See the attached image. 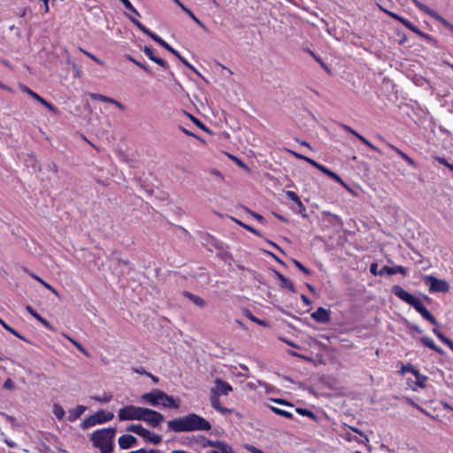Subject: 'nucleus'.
<instances>
[{"label": "nucleus", "mask_w": 453, "mask_h": 453, "mask_svg": "<svg viewBox=\"0 0 453 453\" xmlns=\"http://www.w3.org/2000/svg\"><path fill=\"white\" fill-rule=\"evenodd\" d=\"M292 262L293 264L301 271L303 272V273L307 274V275H311V271L310 269H308L307 267H305L302 263H300L298 260L295 259V258H292Z\"/></svg>", "instance_id": "nucleus-40"}, {"label": "nucleus", "mask_w": 453, "mask_h": 453, "mask_svg": "<svg viewBox=\"0 0 453 453\" xmlns=\"http://www.w3.org/2000/svg\"><path fill=\"white\" fill-rule=\"evenodd\" d=\"M244 229L251 232L252 234H256L257 236H261V234L257 230H256L255 228H253L252 226H249L247 224L244 226Z\"/></svg>", "instance_id": "nucleus-58"}, {"label": "nucleus", "mask_w": 453, "mask_h": 453, "mask_svg": "<svg viewBox=\"0 0 453 453\" xmlns=\"http://www.w3.org/2000/svg\"><path fill=\"white\" fill-rule=\"evenodd\" d=\"M178 6H180L197 25L204 28L203 24L195 16V14L188 9L180 0H173Z\"/></svg>", "instance_id": "nucleus-26"}, {"label": "nucleus", "mask_w": 453, "mask_h": 453, "mask_svg": "<svg viewBox=\"0 0 453 453\" xmlns=\"http://www.w3.org/2000/svg\"><path fill=\"white\" fill-rule=\"evenodd\" d=\"M162 390L160 389H153L149 393H145L142 395V400L145 403H150L152 406L160 405V401L162 400Z\"/></svg>", "instance_id": "nucleus-13"}, {"label": "nucleus", "mask_w": 453, "mask_h": 453, "mask_svg": "<svg viewBox=\"0 0 453 453\" xmlns=\"http://www.w3.org/2000/svg\"><path fill=\"white\" fill-rule=\"evenodd\" d=\"M414 370V367L411 365V364H407L405 365H403L402 368H401V371L400 372L401 373H405L406 372H412V371Z\"/></svg>", "instance_id": "nucleus-54"}, {"label": "nucleus", "mask_w": 453, "mask_h": 453, "mask_svg": "<svg viewBox=\"0 0 453 453\" xmlns=\"http://www.w3.org/2000/svg\"><path fill=\"white\" fill-rule=\"evenodd\" d=\"M389 147L395 150L403 159H404L409 165L415 166V162L411 159L407 154L403 152L401 150L396 148L395 146L389 144Z\"/></svg>", "instance_id": "nucleus-29"}, {"label": "nucleus", "mask_w": 453, "mask_h": 453, "mask_svg": "<svg viewBox=\"0 0 453 453\" xmlns=\"http://www.w3.org/2000/svg\"><path fill=\"white\" fill-rule=\"evenodd\" d=\"M231 158L241 167L244 168V169H248L247 165L242 161L240 160L238 157H234L232 156Z\"/></svg>", "instance_id": "nucleus-57"}, {"label": "nucleus", "mask_w": 453, "mask_h": 453, "mask_svg": "<svg viewBox=\"0 0 453 453\" xmlns=\"http://www.w3.org/2000/svg\"><path fill=\"white\" fill-rule=\"evenodd\" d=\"M433 333L443 342H447L449 340L443 334H441L436 327L433 328Z\"/></svg>", "instance_id": "nucleus-47"}, {"label": "nucleus", "mask_w": 453, "mask_h": 453, "mask_svg": "<svg viewBox=\"0 0 453 453\" xmlns=\"http://www.w3.org/2000/svg\"><path fill=\"white\" fill-rule=\"evenodd\" d=\"M65 337H66L81 353H83L87 357H89L88 352L82 347V345L80 342L69 337L68 335L65 334Z\"/></svg>", "instance_id": "nucleus-39"}, {"label": "nucleus", "mask_w": 453, "mask_h": 453, "mask_svg": "<svg viewBox=\"0 0 453 453\" xmlns=\"http://www.w3.org/2000/svg\"><path fill=\"white\" fill-rule=\"evenodd\" d=\"M3 387H4V388H5V389L12 390V389H14L15 385H14V382L12 381V380L11 378H8V379L4 381V385H3Z\"/></svg>", "instance_id": "nucleus-50"}, {"label": "nucleus", "mask_w": 453, "mask_h": 453, "mask_svg": "<svg viewBox=\"0 0 453 453\" xmlns=\"http://www.w3.org/2000/svg\"><path fill=\"white\" fill-rule=\"evenodd\" d=\"M40 104H42V105H44L48 110H50L51 112L53 113H57L58 110L56 109L55 106H53L51 104H50L49 102H47L46 100H44L43 98L42 99V101L40 102Z\"/></svg>", "instance_id": "nucleus-49"}, {"label": "nucleus", "mask_w": 453, "mask_h": 453, "mask_svg": "<svg viewBox=\"0 0 453 453\" xmlns=\"http://www.w3.org/2000/svg\"><path fill=\"white\" fill-rule=\"evenodd\" d=\"M421 342L426 346L434 350L435 352L443 355L444 351L438 346H436L434 341L426 336H423L420 338Z\"/></svg>", "instance_id": "nucleus-25"}, {"label": "nucleus", "mask_w": 453, "mask_h": 453, "mask_svg": "<svg viewBox=\"0 0 453 453\" xmlns=\"http://www.w3.org/2000/svg\"><path fill=\"white\" fill-rule=\"evenodd\" d=\"M414 4L423 12L428 14L432 18L438 20L442 26H444L446 28L449 29L453 32V24L449 23L448 20H446L443 17H441L438 12L434 11L433 9L429 8L426 4H422L421 2L418 0H412Z\"/></svg>", "instance_id": "nucleus-10"}, {"label": "nucleus", "mask_w": 453, "mask_h": 453, "mask_svg": "<svg viewBox=\"0 0 453 453\" xmlns=\"http://www.w3.org/2000/svg\"><path fill=\"white\" fill-rule=\"evenodd\" d=\"M123 5L127 9L129 10L131 12L134 13L135 15L137 16H140L139 12H137V10L132 5V4L130 3L129 0H119Z\"/></svg>", "instance_id": "nucleus-42"}, {"label": "nucleus", "mask_w": 453, "mask_h": 453, "mask_svg": "<svg viewBox=\"0 0 453 453\" xmlns=\"http://www.w3.org/2000/svg\"><path fill=\"white\" fill-rule=\"evenodd\" d=\"M91 398L99 403H109L112 399V395L104 393L102 396L94 395Z\"/></svg>", "instance_id": "nucleus-36"}, {"label": "nucleus", "mask_w": 453, "mask_h": 453, "mask_svg": "<svg viewBox=\"0 0 453 453\" xmlns=\"http://www.w3.org/2000/svg\"><path fill=\"white\" fill-rule=\"evenodd\" d=\"M84 53L89 57L91 59H93L95 62H96L97 64L99 65H104V62L102 60H100L99 58H97L96 56L92 55L91 53H88L87 51H84Z\"/></svg>", "instance_id": "nucleus-59"}, {"label": "nucleus", "mask_w": 453, "mask_h": 453, "mask_svg": "<svg viewBox=\"0 0 453 453\" xmlns=\"http://www.w3.org/2000/svg\"><path fill=\"white\" fill-rule=\"evenodd\" d=\"M143 434L141 433L139 436L142 437L146 441L157 445L161 442L162 437L159 434H154L146 428L142 430Z\"/></svg>", "instance_id": "nucleus-18"}, {"label": "nucleus", "mask_w": 453, "mask_h": 453, "mask_svg": "<svg viewBox=\"0 0 453 453\" xmlns=\"http://www.w3.org/2000/svg\"><path fill=\"white\" fill-rule=\"evenodd\" d=\"M423 280L429 286L430 292L447 293L449 291V285L445 280L438 279L433 275H426Z\"/></svg>", "instance_id": "nucleus-6"}, {"label": "nucleus", "mask_w": 453, "mask_h": 453, "mask_svg": "<svg viewBox=\"0 0 453 453\" xmlns=\"http://www.w3.org/2000/svg\"><path fill=\"white\" fill-rule=\"evenodd\" d=\"M311 317L319 323H327L330 321V311L323 307H319Z\"/></svg>", "instance_id": "nucleus-15"}, {"label": "nucleus", "mask_w": 453, "mask_h": 453, "mask_svg": "<svg viewBox=\"0 0 453 453\" xmlns=\"http://www.w3.org/2000/svg\"><path fill=\"white\" fill-rule=\"evenodd\" d=\"M342 127L345 131H347V132L350 133L351 134H353V135H355V136H357V134H358L357 132H356L354 129H352L350 127H349V126H347V125H342Z\"/></svg>", "instance_id": "nucleus-63"}, {"label": "nucleus", "mask_w": 453, "mask_h": 453, "mask_svg": "<svg viewBox=\"0 0 453 453\" xmlns=\"http://www.w3.org/2000/svg\"><path fill=\"white\" fill-rule=\"evenodd\" d=\"M215 387L211 388V391H214L217 393V395H227L229 392L233 391V388L227 382L222 380L221 379L217 378L214 381Z\"/></svg>", "instance_id": "nucleus-14"}, {"label": "nucleus", "mask_w": 453, "mask_h": 453, "mask_svg": "<svg viewBox=\"0 0 453 453\" xmlns=\"http://www.w3.org/2000/svg\"><path fill=\"white\" fill-rule=\"evenodd\" d=\"M296 206H297V211L302 215V217L303 218H307L308 215L306 213V207L303 205V203H302V201L300 200L299 202H297L296 203Z\"/></svg>", "instance_id": "nucleus-44"}, {"label": "nucleus", "mask_w": 453, "mask_h": 453, "mask_svg": "<svg viewBox=\"0 0 453 453\" xmlns=\"http://www.w3.org/2000/svg\"><path fill=\"white\" fill-rule=\"evenodd\" d=\"M211 453H234L232 449V447L225 442L217 449L211 451Z\"/></svg>", "instance_id": "nucleus-35"}, {"label": "nucleus", "mask_w": 453, "mask_h": 453, "mask_svg": "<svg viewBox=\"0 0 453 453\" xmlns=\"http://www.w3.org/2000/svg\"><path fill=\"white\" fill-rule=\"evenodd\" d=\"M114 418V415L112 412L105 411L104 410H100L95 414L88 417L85 418L81 424V427L83 430H87L88 428L96 426L97 424H104L105 422H108Z\"/></svg>", "instance_id": "nucleus-4"}, {"label": "nucleus", "mask_w": 453, "mask_h": 453, "mask_svg": "<svg viewBox=\"0 0 453 453\" xmlns=\"http://www.w3.org/2000/svg\"><path fill=\"white\" fill-rule=\"evenodd\" d=\"M167 426L169 430L175 433L209 431L211 428V425L208 420L196 413H189L186 416L169 420Z\"/></svg>", "instance_id": "nucleus-1"}, {"label": "nucleus", "mask_w": 453, "mask_h": 453, "mask_svg": "<svg viewBox=\"0 0 453 453\" xmlns=\"http://www.w3.org/2000/svg\"><path fill=\"white\" fill-rule=\"evenodd\" d=\"M296 411L297 413H299V414L303 415V416H307V417H309V418H312L313 420H317V417H316V415H315L312 411H309V410H307V409H303V408H296Z\"/></svg>", "instance_id": "nucleus-38"}, {"label": "nucleus", "mask_w": 453, "mask_h": 453, "mask_svg": "<svg viewBox=\"0 0 453 453\" xmlns=\"http://www.w3.org/2000/svg\"><path fill=\"white\" fill-rule=\"evenodd\" d=\"M90 96L94 100H97V101H101V102H104V103H106V100H107V96L101 95V94H91Z\"/></svg>", "instance_id": "nucleus-52"}, {"label": "nucleus", "mask_w": 453, "mask_h": 453, "mask_svg": "<svg viewBox=\"0 0 453 453\" xmlns=\"http://www.w3.org/2000/svg\"><path fill=\"white\" fill-rule=\"evenodd\" d=\"M223 441H211V440H207L205 441V443L203 444L204 447H214L217 449H219L221 445H222Z\"/></svg>", "instance_id": "nucleus-46"}, {"label": "nucleus", "mask_w": 453, "mask_h": 453, "mask_svg": "<svg viewBox=\"0 0 453 453\" xmlns=\"http://www.w3.org/2000/svg\"><path fill=\"white\" fill-rule=\"evenodd\" d=\"M86 406L78 405L74 409L69 411L68 420L73 422L78 419L86 411Z\"/></svg>", "instance_id": "nucleus-24"}, {"label": "nucleus", "mask_w": 453, "mask_h": 453, "mask_svg": "<svg viewBox=\"0 0 453 453\" xmlns=\"http://www.w3.org/2000/svg\"><path fill=\"white\" fill-rule=\"evenodd\" d=\"M406 401H407V403H408L410 405H411V406H413V407L417 408L418 410H419L420 411H422V412H424V413H426V411L424 409H422L418 404H417L413 400H411V399H410V398H407V399H406Z\"/></svg>", "instance_id": "nucleus-56"}, {"label": "nucleus", "mask_w": 453, "mask_h": 453, "mask_svg": "<svg viewBox=\"0 0 453 453\" xmlns=\"http://www.w3.org/2000/svg\"><path fill=\"white\" fill-rule=\"evenodd\" d=\"M286 196L296 203L300 201L299 196L294 191H287Z\"/></svg>", "instance_id": "nucleus-48"}, {"label": "nucleus", "mask_w": 453, "mask_h": 453, "mask_svg": "<svg viewBox=\"0 0 453 453\" xmlns=\"http://www.w3.org/2000/svg\"><path fill=\"white\" fill-rule=\"evenodd\" d=\"M165 417L158 411L146 408L142 421L148 423L152 427H157L163 421Z\"/></svg>", "instance_id": "nucleus-11"}, {"label": "nucleus", "mask_w": 453, "mask_h": 453, "mask_svg": "<svg viewBox=\"0 0 453 453\" xmlns=\"http://www.w3.org/2000/svg\"><path fill=\"white\" fill-rule=\"evenodd\" d=\"M146 408L134 405H127L119 411V419L123 420H142Z\"/></svg>", "instance_id": "nucleus-5"}, {"label": "nucleus", "mask_w": 453, "mask_h": 453, "mask_svg": "<svg viewBox=\"0 0 453 453\" xmlns=\"http://www.w3.org/2000/svg\"><path fill=\"white\" fill-rule=\"evenodd\" d=\"M182 295L185 297H187L189 301H191L195 305L200 308H203L206 306V301L198 296H196L188 291H183Z\"/></svg>", "instance_id": "nucleus-21"}, {"label": "nucleus", "mask_w": 453, "mask_h": 453, "mask_svg": "<svg viewBox=\"0 0 453 453\" xmlns=\"http://www.w3.org/2000/svg\"><path fill=\"white\" fill-rule=\"evenodd\" d=\"M242 208H243V210L245 211L249 212L253 218H255L260 223H262V224L265 223V219L262 215H260V214H258V213H257L255 211H250L249 208H247L245 206H242Z\"/></svg>", "instance_id": "nucleus-41"}, {"label": "nucleus", "mask_w": 453, "mask_h": 453, "mask_svg": "<svg viewBox=\"0 0 453 453\" xmlns=\"http://www.w3.org/2000/svg\"><path fill=\"white\" fill-rule=\"evenodd\" d=\"M245 449L250 451L251 453H264L261 449L249 444L245 445Z\"/></svg>", "instance_id": "nucleus-55"}, {"label": "nucleus", "mask_w": 453, "mask_h": 453, "mask_svg": "<svg viewBox=\"0 0 453 453\" xmlns=\"http://www.w3.org/2000/svg\"><path fill=\"white\" fill-rule=\"evenodd\" d=\"M378 265L376 263H372L370 266V272L373 275H379V272L377 271Z\"/></svg>", "instance_id": "nucleus-62"}, {"label": "nucleus", "mask_w": 453, "mask_h": 453, "mask_svg": "<svg viewBox=\"0 0 453 453\" xmlns=\"http://www.w3.org/2000/svg\"><path fill=\"white\" fill-rule=\"evenodd\" d=\"M113 448H114V445L113 446H107V447H97V449H100V452L101 453H111L113 451Z\"/></svg>", "instance_id": "nucleus-53"}, {"label": "nucleus", "mask_w": 453, "mask_h": 453, "mask_svg": "<svg viewBox=\"0 0 453 453\" xmlns=\"http://www.w3.org/2000/svg\"><path fill=\"white\" fill-rule=\"evenodd\" d=\"M130 20L145 35H149L151 39L152 36H157L156 34L148 29L145 26H143L139 20L129 16Z\"/></svg>", "instance_id": "nucleus-27"}, {"label": "nucleus", "mask_w": 453, "mask_h": 453, "mask_svg": "<svg viewBox=\"0 0 453 453\" xmlns=\"http://www.w3.org/2000/svg\"><path fill=\"white\" fill-rule=\"evenodd\" d=\"M19 88L22 92L24 93H27V95H29L31 97H33L35 100H36L37 102H41L42 97H41L38 94H36L35 92H34L32 89H30L28 87H27L26 85H23V84H20L19 85Z\"/></svg>", "instance_id": "nucleus-31"}, {"label": "nucleus", "mask_w": 453, "mask_h": 453, "mask_svg": "<svg viewBox=\"0 0 453 453\" xmlns=\"http://www.w3.org/2000/svg\"><path fill=\"white\" fill-rule=\"evenodd\" d=\"M26 309L35 319L40 321L45 327L54 331V327L50 325V323L44 318H42L41 315H39L30 305H27Z\"/></svg>", "instance_id": "nucleus-23"}, {"label": "nucleus", "mask_w": 453, "mask_h": 453, "mask_svg": "<svg viewBox=\"0 0 453 453\" xmlns=\"http://www.w3.org/2000/svg\"><path fill=\"white\" fill-rule=\"evenodd\" d=\"M245 315L252 321L257 323L258 325H261V326H265L266 323L265 320H262V319H259L257 318H256L250 311H245Z\"/></svg>", "instance_id": "nucleus-43"}, {"label": "nucleus", "mask_w": 453, "mask_h": 453, "mask_svg": "<svg viewBox=\"0 0 453 453\" xmlns=\"http://www.w3.org/2000/svg\"><path fill=\"white\" fill-rule=\"evenodd\" d=\"M411 31H412L413 33L417 34L418 35H422V31H420V29L416 27L415 25L411 24V27L409 28Z\"/></svg>", "instance_id": "nucleus-64"}, {"label": "nucleus", "mask_w": 453, "mask_h": 453, "mask_svg": "<svg viewBox=\"0 0 453 453\" xmlns=\"http://www.w3.org/2000/svg\"><path fill=\"white\" fill-rule=\"evenodd\" d=\"M137 443V439L131 434H124L119 438V445L122 449L132 448Z\"/></svg>", "instance_id": "nucleus-16"}, {"label": "nucleus", "mask_w": 453, "mask_h": 453, "mask_svg": "<svg viewBox=\"0 0 453 453\" xmlns=\"http://www.w3.org/2000/svg\"><path fill=\"white\" fill-rule=\"evenodd\" d=\"M152 40L155 41L156 42H157L162 47H164L168 51H170L175 57H177L187 67H188L189 69L194 71L196 73L200 75V73L196 71V69L191 64H189L176 50H174L172 46H170L162 38H160L159 36H152Z\"/></svg>", "instance_id": "nucleus-12"}, {"label": "nucleus", "mask_w": 453, "mask_h": 453, "mask_svg": "<svg viewBox=\"0 0 453 453\" xmlns=\"http://www.w3.org/2000/svg\"><path fill=\"white\" fill-rule=\"evenodd\" d=\"M0 325L5 329L7 330L8 332H10L11 334H12L13 335H15L16 337L25 341V342H27L28 341L24 337L22 336L19 332H17L14 328L11 327L9 325H7L3 319H0Z\"/></svg>", "instance_id": "nucleus-30"}, {"label": "nucleus", "mask_w": 453, "mask_h": 453, "mask_svg": "<svg viewBox=\"0 0 453 453\" xmlns=\"http://www.w3.org/2000/svg\"><path fill=\"white\" fill-rule=\"evenodd\" d=\"M210 402L213 409L219 411L221 409V404L219 402V396L217 395V393L214 391L210 392Z\"/></svg>", "instance_id": "nucleus-28"}, {"label": "nucleus", "mask_w": 453, "mask_h": 453, "mask_svg": "<svg viewBox=\"0 0 453 453\" xmlns=\"http://www.w3.org/2000/svg\"><path fill=\"white\" fill-rule=\"evenodd\" d=\"M162 395H163L161 397L162 400L160 401V405H162L163 407L173 409H178L180 407L179 402L173 399V396L167 395L164 391H162Z\"/></svg>", "instance_id": "nucleus-19"}, {"label": "nucleus", "mask_w": 453, "mask_h": 453, "mask_svg": "<svg viewBox=\"0 0 453 453\" xmlns=\"http://www.w3.org/2000/svg\"><path fill=\"white\" fill-rule=\"evenodd\" d=\"M427 380V377L426 375H420V376H418V379H416V381H415V384L421 388H426V380Z\"/></svg>", "instance_id": "nucleus-45"}, {"label": "nucleus", "mask_w": 453, "mask_h": 453, "mask_svg": "<svg viewBox=\"0 0 453 453\" xmlns=\"http://www.w3.org/2000/svg\"><path fill=\"white\" fill-rule=\"evenodd\" d=\"M414 4L423 12L428 14L432 18L438 20L442 26H444L446 28L449 29L453 32V24L449 23L448 20H446L443 17H441L438 12L434 11L433 9L429 8L426 4H422L421 2L418 0H412Z\"/></svg>", "instance_id": "nucleus-7"}, {"label": "nucleus", "mask_w": 453, "mask_h": 453, "mask_svg": "<svg viewBox=\"0 0 453 453\" xmlns=\"http://www.w3.org/2000/svg\"><path fill=\"white\" fill-rule=\"evenodd\" d=\"M392 293L400 298L402 301L411 305L425 319L429 321L432 325L437 326L438 321L424 306L421 300L413 295L405 291L401 286L395 285L392 287Z\"/></svg>", "instance_id": "nucleus-2"}, {"label": "nucleus", "mask_w": 453, "mask_h": 453, "mask_svg": "<svg viewBox=\"0 0 453 453\" xmlns=\"http://www.w3.org/2000/svg\"><path fill=\"white\" fill-rule=\"evenodd\" d=\"M414 4L423 12L428 14L432 18L438 20L442 26H444L446 28L449 29L453 32V24L449 23L448 20H446L443 17H441L438 12L434 11L433 9L429 8L426 4H422L421 2L418 0H412Z\"/></svg>", "instance_id": "nucleus-9"}, {"label": "nucleus", "mask_w": 453, "mask_h": 453, "mask_svg": "<svg viewBox=\"0 0 453 453\" xmlns=\"http://www.w3.org/2000/svg\"><path fill=\"white\" fill-rule=\"evenodd\" d=\"M397 273H399L403 275H406L407 269L402 265H396L395 267H390V266L385 265L380 269V271H379V275H382V274L386 273V274L391 276Z\"/></svg>", "instance_id": "nucleus-17"}, {"label": "nucleus", "mask_w": 453, "mask_h": 453, "mask_svg": "<svg viewBox=\"0 0 453 453\" xmlns=\"http://www.w3.org/2000/svg\"><path fill=\"white\" fill-rule=\"evenodd\" d=\"M143 52L148 56V58L151 61L155 62L156 64L159 65L162 67L166 66V62L163 58L156 57L154 55L151 48H150L149 46H144Z\"/></svg>", "instance_id": "nucleus-22"}, {"label": "nucleus", "mask_w": 453, "mask_h": 453, "mask_svg": "<svg viewBox=\"0 0 453 453\" xmlns=\"http://www.w3.org/2000/svg\"><path fill=\"white\" fill-rule=\"evenodd\" d=\"M271 410H272L274 413H276V414H278V415H280V416H282V417H285V418H293L292 413H291V412H289V411H285V410H282V409H280V408H277V407H271Z\"/></svg>", "instance_id": "nucleus-37"}, {"label": "nucleus", "mask_w": 453, "mask_h": 453, "mask_svg": "<svg viewBox=\"0 0 453 453\" xmlns=\"http://www.w3.org/2000/svg\"><path fill=\"white\" fill-rule=\"evenodd\" d=\"M436 159H437V161H438L440 164H441V165H443L447 166L449 170H451V171L453 172V165H452V164H449V163L446 160V158H444V157H437Z\"/></svg>", "instance_id": "nucleus-51"}, {"label": "nucleus", "mask_w": 453, "mask_h": 453, "mask_svg": "<svg viewBox=\"0 0 453 453\" xmlns=\"http://www.w3.org/2000/svg\"><path fill=\"white\" fill-rule=\"evenodd\" d=\"M53 413L58 419H62L65 417V411L63 407L58 403L53 406Z\"/></svg>", "instance_id": "nucleus-33"}, {"label": "nucleus", "mask_w": 453, "mask_h": 453, "mask_svg": "<svg viewBox=\"0 0 453 453\" xmlns=\"http://www.w3.org/2000/svg\"><path fill=\"white\" fill-rule=\"evenodd\" d=\"M125 58L129 60L130 62H133L134 64H135L137 66H139L140 68H142V70H144L146 73H151L150 68L145 65L144 64H142V62L134 59L130 54H126L125 55Z\"/></svg>", "instance_id": "nucleus-32"}, {"label": "nucleus", "mask_w": 453, "mask_h": 453, "mask_svg": "<svg viewBox=\"0 0 453 453\" xmlns=\"http://www.w3.org/2000/svg\"><path fill=\"white\" fill-rule=\"evenodd\" d=\"M273 273L275 274L276 278L280 281V288H288L292 293L296 292V288H295L293 283L288 278H286L283 274H281L280 273H279V272H277L275 270H273Z\"/></svg>", "instance_id": "nucleus-20"}, {"label": "nucleus", "mask_w": 453, "mask_h": 453, "mask_svg": "<svg viewBox=\"0 0 453 453\" xmlns=\"http://www.w3.org/2000/svg\"><path fill=\"white\" fill-rule=\"evenodd\" d=\"M414 4L423 12L428 14L432 18L438 20L442 26H444L446 28L449 29L453 32V24L449 23L448 20H446L443 17H441L438 12L434 11L433 9L429 8L426 4H422L421 2L418 0H412Z\"/></svg>", "instance_id": "nucleus-8"}, {"label": "nucleus", "mask_w": 453, "mask_h": 453, "mask_svg": "<svg viewBox=\"0 0 453 453\" xmlns=\"http://www.w3.org/2000/svg\"><path fill=\"white\" fill-rule=\"evenodd\" d=\"M27 12H31V10L30 8L28 7H24L23 9L20 10V12L18 13V16L22 18V17H25Z\"/></svg>", "instance_id": "nucleus-61"}, {"label": "nucleus", "mask_w": 453, "mask_h": 453, "mask_svg": "<svg viewBox=\"0 0 453 453\" xmlns=\"http://www.w3.org/2000/svg\"><path fill=\"white\" fill-rule=\"evenodd\" d=\"M116 432L115 427L98 429L91 434L90 441L96 448L107 447L109 445L113 446Z\"/></svg>", "instance_id": "nucleus-3"}, {"label": "nucleus", "mask_w": 453, "mask_h": 453, "mask_svg": "<svg viewBox=\"0 0 453 453\" xmlns=\"http://www.w3.org/2000/svg\"><path fill=\"white\" fill-rule=\"evenodd\" d=\"M399 22H401L403 26H405L407 28H410L411 26V22L409 21L408 19L403 18V17H400V19H398Z\"/></svg>", "instance_id": "nucleus-60"}, {"label": "nucleus", "mask_w": 453, "mask_h": 453, "mask_svg": "<svg viewBox=\"0 0 453 453\" xmlns=\"http://www.w3.org/2000/svg\"><path fill=\"white\" fill-rule=\"evenodd\" d=\"M143 428L144 427L141 424H132L127 427V431L132 432V433H134V434L140 435L141 433L143 434V432H142Z\"/></svg>", "instance_id": "nucleus-34"}]
</instances>
